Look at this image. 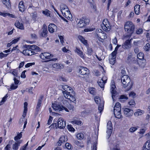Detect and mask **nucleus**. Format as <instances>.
Returning <instances> with one entry per match:
<instances>
[{"label": "nucleus", "instance_id": "obj_1", "mask_svg": "<svg viewBox=\"0 0 150 150\" xmlns=\"http://www.w3.org/2000/svg\"><path fill=\"white\" fill-rule=\"evenodd\" d=\"M121 81L125 88L127 87L128 90L130 89L132 87V84L130 82L129 77L127 75L122 76L121 78Z\"/></svg>", "mask_w": 150, "mask_h": 150}, {"label": "nucleus", "instance_id": "obj_2", "mask_svg": "<svg viewBox=\"0 0 150 150\" xmlns=\"http://www.w3.org/2000/svg\"><path fill=\"white\" fill-rule=\"evenodd\" d=\"M134 24L131 21H127L125 23V29L126 31L130 34V35H128L131 36L134 33Z\"/></svg>", "mask_w": 150, "mask_h": 150}, {"label": "nucleus", "instance_id": "obj_3", "mask_svg": "<svg viewBox=\"0 0 150 150\" xmlns=\"http://www.w3.org/2000/svg\"><path fill=\"white\" fill-rule=\"evenodd\" d=\"M78 73L82 75H87V77L86 78V80L87 81H89L90 79V71L87 68L80 67L78 69Z\"/></svg>", "mask_w": 150, "mask_h": 150}, {"label": "nucleus", "instance_id": "obj_4", "mask_svg": "<svg viewBox=\"0 0 150 150\" xmlns=\"http://www.w3.org/2000/svg\"><path fill=\"white\" fill-rule=\"evenodd\" d=\"M121 104L119 102L116 103L114 108V114L116 117L120 119L122 117L121 112Z\"/></svg>", "mask_w": 150, "mask_h": 150}, {"label": "nucleus", "instance_id": "obj_5", "mask_svg": "<svg viewBox=\"0 0 150 150\" xmlns=\"http://www.w3.org/2000/svg\"><path fill=\"white\" fill-rule=\"evenodd\" d=\"M96 34L95 35L96 38L98 40L101 41V40L104 39L107 37V35L101 29H98L96 31Z\"/></svg>", "mask_w": 150, "mask_h": 150}, {"label": "nucleus", "instance_id": "obj_6", "mask_svg": "<svg viewBox=\"0 0 150 150\" xmlns=\"http://www.w3.org/2000/svg\"><path fill=\"white\" fill-rule=\"evenodd\" d=\"M131 35H126L124 36V39L127 40L122 45V47L124 49H129L131 47L130 42L132 39H130Z\"/></svg>", "mask_w": 150, "mask_h": 150}, {"label": "nucleus", "instance_id": "obj_7", "mask_svg": "<svg viewBox=\"0 0 150 150\" xmlns=\"http://www.w3.org/2000/svg\"><path fill=\"white\" fill-rule=\"evenodd\" d=\"M101 25L102 29L105 31H109L110 30V24L107 19H104Z\"/></svg>", "mask_w": 150, "mask_h": 150}, {"label": "nucleus", "instance_id": "obj_8", "mask_svg": "<svg viewBox=\"0 0 150 150\" xmlns=\"http://www.w3.org/2000/svg\"><path fill=\"white\" fill-rule=\"evenodd\" d=\"M52 107L56 111H60L64 110L67 112H69L67 109L63 106H60L58 103H53Z\"/></svg>", "mask_w": 150, "mask_h": 150}, {"label": "nucleus", "instance_id": "obj_9", "mask_svg": "<svg viewBox=\"0 0 150 150\" xmlns=\"http://www.w3.org/2000/svg\"><path fill=\"white\" fill-rule=\"evenodd\" d=\"M116 86L114 81H112L110 84V92L112 95V98L114 101V98L117 95V93L115 91Z\"/></svg>", "mask_w": 150, "mask_h": 150}, {"label": "nucleus", "instance_id": "obj_10", "mask_svg": "<svg viewBox=\"0 0 150 150\" xmlns=\"http://www.w3.org/2000/svg\"><path fill=\"white\" fill-rule=\"evenodd\" d=\"M40 57L41 59L45 60L51 59L53 57V55L50 53L45 52L41 53Z\"/></svg>", "mask_w": 150, "mask_h": 150}, {"label": "nucleus", "instance_id": "obj_11", "mask_svg": "<svg viewBox=\"0 0 150 150\" xmlns=\"http://www.w3.org/2000/svg\"><path fill=\"white\" fill-rule=\"evenodd\" d=\"M14 81V83H12L10 85V88H7L9 91H11V90H13L16 89L18 86L19 85L20 81L14 78L13 79Z\"/></svg>", "mask_w": 150, "mask_h": 150}, {"label": "nucleus", "instance_id": "obj_12", "mask_svg": "<svg viewBox=\"0 0 150 150\" xmlns=\"http://www.w3.org/2000/svg\"><path fill=\"white\" fill-rule=\"evenodd\" d=\"M68 138L67 136L65 135H62L60 137L59 140L57 143V145L59 146H61L62 144H64L67 142Z\"/></svg>", "mask_w": 150, "mask_h": 150}, {"label": "nucleus", "instance_id": "obj_13", "mask_svg": "<svg viewBox=\"0 0 150 150\" xmlns=\"http://www.w3.org/2000/svg\"><path fill=\"white\" fill-rule=\"evenodd\" d=\"M112 131V122L111 121H108L107 124V130L106 132L108 137H109L111 135Z\"/></svg>", "mask_w": 150, "mask_h": 150}, {"label": "nucleus", "instance_id": "obj_14", "mask_svg": "<svg viewBox=\"0 0 150 150\" xmlns=\"http://www.w3.org/2000/svg\"><path fill=\"white\" fill-rule=\"evenodd\" d=\"M124 113L126 116L128 117H131L134 113L133 110L127 108H124L123 109Z\"/></svg>", "mask_w": 150, "mask_h": 150}, {"label": "nucleus", "instance_id": "obj_15", "mask_svg": "<svg viewBox=\"0 0 150 150\" xmlns=\"http://www.w3.org/2000/svg\"><path fill=\"white\" fill-rule=\"evenodd\" d=\"M58 127L60 129L64 128L66 125V121H64L62 118H59L57 120Z\"/></svg>", "mask_w": 150, "mask_h": 150}, {"label": "nucleus", "instance_id": "obj_16", "mask_svg": "<svg viewBox=\"0 0 150 150\" xmlns=\"http://www.w3.org/2000/svg\"><path fill=\"white\" fill-rule=\"evenodd\" d=\"M116 52L113 51L110 55L109 61L110 64L113 65L115 63Z\"/></svg>", "mask_w": 150, "mask_h": 150}, {"label": "nucleus", "instance_id": "obj_17", "mask_svg": "<svg viewBox=\"0 0 150 150\" xmlns=\"http://www.w3.org/2000/svg\"><path fill=\"white\" fill-rule=\"evenodd\" d=\"M107 80V77L105 76H103L102 79H99L98 83L101 88H103L104 84L106 83Z\"/></svg>", "mask_w": 150, "mask_h": 150}, {"label": "nucleus", "instance_id": "obj_18", "mask_svg": "<svg viewBox=\"0 0 150 150\" xmlns=\"http://www.w3.org/2000/svg\"><path fill=\"white\" fill-rule=\"evenodd\" d=\"M57 27L54 24H50L48 25V30L50 32L53 33L57 31Z\"/></svg>", "mask_w": 150, "mask_h": 150}, {"label": "nucleus", "instance_id": "obj_19", "mask_svg": "<svg viewBox=\"0 0 150 150\" xmlns=\"http://www.w3.org/2000/svg\"><path fill=\"white\" fill-rule=\"evenodd\" d=\"M104 102L102 101L101 102V104L99 105L98 106V110L100 112H98L97 113V114L98 115V117L97 118V120H98L100 117V115H101V112L103 111V109L104 104ZM97 119V118H96Z\"/></svg>", "mask_w": 150, "mask_h": 150}, {"label": "nucleus", "instance_id": "obj_20", "mask_svg": "<svg viewBox=\"0 0 150 150\" xmlns=\"http://www.w3.org/2000/svg\"><path fill=\"white\" fill-rule=\"evenodd\" d=\"M52 66V69L55 70H58L63 68V66L62 64L59 63L53 64Z\"/></svg>", "mask_w": 150, "mask_h": 150}, {"label": "nucleus", "instance_id": "obj_21", "mask_svg": "<svg viewBox=\"0 0 150 150\" xmlns=\"http://www.w3.org/2000/svg\"><path fill=\"white\" fill-rule=\"evenodd\" d=\"M74 51L82 59H85V55L83 54V52L79 48L76 47Z\"/></svg>", "mask_w": 150, "mask_h": 150}, {"label": "nucleus", "instance_id": "obj_22", "mask_svg": "<svg viewBox=\"0 0 150 150\" xmlns=\"http://www.w3.org/2000/svg\"><path fill=\"white\" fill-rule=\"evenodd\" d=\"M23 142L22 140H20L18 142H15L12 145V148L13 150H18L20 144Z\"/></svg>", "mask_w": 150, "mask_h": 150}, {"label": "nucleus", "instance_id": "obj_23", "mask_svg": "<svg viewBox=\"0 0 150 150\" xmlns=\"http://www.w3.org/2000/svg\"><path fill=\"white\" fill-rule=\"evenodd\" d=\"M63 16L69 20L71 21L72 20V16L69 10L67 11L64 12V13H62Z\"/></svg>", "mask_w": 150, "mask_h": 150}, {"label": "nucleus", "instance_id": "obj_24", "mask_svg": "<svg viewBox=\"0 0 150 150\" xmlns=\"http://www.w3.org/2000/svg\"><path fill=\"white\" fill-rule=\"evenodd\" d=\"M21 52L25 56L32 55L35 54L34 52L27 49L24 50Z\"/></svg>", "mask_w": 150, "mask_h": 150}, {"label": "nucleus", "instance_id": "obj_25", "mask_svg": "<svg viewBox=\"0 0 150 150\" xmlns=\"http://www.w3.org/2000/svg\"><path fill=\"white\" fill-rule=\"evenodd\" d=\"M78 39L86 47H88L87 41L82 36L79 35L78 36Z\"/></svg>", "mask_w": 150, "mask_h": 150}, {"label": "nucleus", "instance_id": "obj_26", "mask_svg": "<svg viewBox=\"0 0 150 150\" xmlns=\"http://www.w3.org/2000/svg\"><path fill=\"white\" fill-rule=\"evenodd\" d=\"M78 39L86 47H88L87 41L82 36L79 35L78 36Z\"/></svg>", "mask_w": 150, "mask_h": 150}, {"label": "nucleus", "instance_id": "obj_27", "mask_svg": "<svg viewBox=\"0 0 150 150\" xmlns=\"http://www.w3.org/2000/svg\"><path fill=\"white\" fill-rule=\"evenodd\" d=\"M18 8L19 10L21 12H24L25 10V8L24 5V3L23 1H21L19 4Z\"/></svg>", "mask_w": 150, "mask_h": 150}, {"label": "nucleus", "instance_id": "obj_28", "mask_svg": "<svg viewBox=\"0 0 150 150\" xmlns=\"http://www.w3.org/2000/svg\"><path fill=\"white\" fill-rule=\"evenodd\" d=\"M60 9L62 13H64V12L67 11L69 9L66 5L63 4L60 5Z\"/></svg>", "mask_w": 150, "mask_h": 150}, {"label": "nucleus", "instance_id": "obj_29", "mask_svg": "<svg viewBox=\"0 0 150 150\" xmlns=\"http://www.w3.org/2000/svg\"><path fill=\"white\" fill-rule=\"evenodd\" d=\"M62 88L64 90L63 91V92L64 91H66V92L69 93V92H71L72 91V88L70 87L67 85H62Z\"/></svg>", "mask_w": 150, "mask_h": 150}, {"label": "nucleus", "instance_id": "obj_30", "mask_svg": "<svg viewBox=\"0 0 150 150\" xmlns=\"http://www.w3.org/2000/svg\"><path fill=\"white\" fill-rule=\"evenodd\" d=\"M15 25L17 28L21 30L24 29V27L23 23H20L18 21H16L15 24Z\"/></svg>", "mask_w": 150, "mask_h": 150}, {"label": "nucleus", "instance_id": "obj_31", "mask_svg": "<svg viewBox=\"0 0 150 150\" xmlns=\"http://www.w3.org/2000/svg\"><path fill=\"white\" fill-rule=\"evenodd\" d=\"M85 23L84 20L81 19L78 20L77 26L79 28H82L84 27L85 25Z\"/></svg>", "mask_w": 150, "mask_h": 150}, {"label": "nucleus", "instance_id": "obj_32", "mask_svg": "<svg viewBox=\"0 0 150 150\" xmlns=\"http://www.w3.org/2000/svg\"><path fill=\"white\" fill-rule=\"evenodd\" d=\"M150 150V141H147L144 145L143 150Z\"/></svg>", "mask_w": 150, "mask_h": 150}, {"label": "nucleus", "instance_id": "obj_33", "mask_svg": "<svg viewBox=\"0 0 150 150\" xmlns=\"http://www.w3.org/2000/svg\"><path fill=\"white\" fill-rule=\"evenodd\" d=\"M144 113V110L140 109L137 110L134 113V115L136 117H138L140 115H141Z\"/></svg>", "mask_w": 150, "mask_h": 150}, {"label": "nucleus", "instance_id": "obj_34", "mask_svg": "<svg viewBox=\"0 0 150 150\" xmlns=\"http://www.w3.org/2000/svg\"><path fill=\"white\" fill-rule=\"evenodd\" d=\"M138 64L139 66L142 68H143L146 65V60L143 59L141 60H138Z\"/></svg>", "mask_w": 150, "mask_h": 150}, {"label": "nucleus", "instance_id": "obj_35", "mask_svg": "<svg viewBox=\"0 0 150 150\" xmlns=\"http://www.w3.org/2000/svg\"><path fill=\"white\" fill-rule=\"evenodd\" d=\"M22 132H21L20 133L18 132L17 135L14 137V139L16 142H18L21 140L20 139L22 137Z\"/></svg>", "mask_w": 150, "mask_h": 150}, {"label": "nucleus", "instance_id": "obj_36", "mask_svg": "<svg viewBox=\"0 0 150 150\" xmlns=\"http://www.w3.org/2000/svg\"><path fill=\"white\" fill-rule=\"evenodd\" d=\"M94 100L96 103L98 105L101 104L102 101L104 102L102 98H100L97 96H96L95 97Z\"/></svg>", "mask_w": 150, "mask_h": 150}, {"label": "nucleus", "instance_id": "obj_37", "mask_svg": "<svg viewBox=\"0 0 150 150\" xmlns=\"http://www.w3.org/2000/svg\"><path fill=\"white\" fill-rule=\"evenodd\" d=\"M18 47V45H16L15 47H13L11 50H10V48L8 50H4L3 52L5 53H9V54L11 53L13 51L17 50V49Z\"/></svg>", "mask_w": 150, "mask_h": 150}, {"label": "nucleus", "instance_id": "obj_38", "mask_svg": "<svg viewBox=\"0 0 150 150\" xmlns=\"http://www.w3.org/2000/svg\"><path fill=\"white\" fill-rule=\"evenodd\" d=\"M4 4L8 8H9L11 6V4L9 0H2Z\"/></svg>", "mask_w": 150, "mask_h": 150}, {"label": "nucleus", "instance_id": "obj_39", "mask_svg": "<svg viewBox=\"0 0 150 150\" xmlns=\"http://www.w3.org/2000/svg\"><path fill=\"white\" fill-rule=\"evenodd\" d=\"M140 7V5L138 4L134 6V12L137 15H139V14Z\"/></svg>", "mask_w": 150, "mask_h": 150}, {"label": "nucleus", "instance_id": "obj_40", "mask_svg": "<svg viewBox=\"0 0 150 150\" xmlns=\"http://www.w3.org/2000/svg\"><path fill=\"white\" fill-rule=\"evenodd\" d=\"M43 32L41 33H40V35L43 37H45L47 36V29L46 27H44L43 29Z\"/></svg>", "mask_w": 150, "mask_h": 150}, {"label": "nucleus", "instance_id": "obj_41", "mask_svg": "<svg viewBox=\"0 0 150 150\" xmlns=\"http://www.w3.org/2000/svg\"><path fill=\"white\" fill-rule=\"evenodd\" d=\"M28 46L30 49L33 50L38 51L40 50L39 48L35 45H28Z\"/></svg>", "mask_w": 150, "mask_h": 150}, {"label": "nucleus", "instance_id": "obj_42", "mask_svg": "<svg viewBox=\"0 0 150 150\" xmlns=\"http://www.w3.org/2000/svg\"><path fill=\"white\" fill-rule=\"evenodd\" d=\"M30 15L32 19L34 21L36 20L38 18L37 14L36 12L31 13Z\"/></svg>", "mask_w": 150, "mask_h": 150}, {"label": "nucleus", "instance_id": "obj_43", "mask_svg": "<svg viewBox=\"0 0 150 150\" xmlns=\"http://www.w3.org/2000/svg\"><path fill=\"white\" fill-rule=\"evenodd\" d=\"M144 54L142 52H140L137 55V57L139 59L138 60H141L144 59Z\"/></svg>", "mask_w": 150, "mask_h": 150}, {"label": "nucleus", "instance_id": "obj_44", "mask_svg": "<svg viewBox=\"0 0 150 150\" xmlns=\"http://www.w3.org/2000/svg\"><path fill=\"white\" fill-rule=\"evenodd\" d=\"M88 91L92 95H95L96 93L95 89L93 87L89 88L88 89Z\"/></svg>", "mask_w": 150, "mask_h": 150}, {"label": "nucleus", "instance_id": "obj_45", "mask_svg": "<svg viewBox=\"0 0 150 150\" xmlns=\"http://www.w3.org/2000/svg\"><path fill=\"white\" fill-rule=\"evenodd\" d=\"M70 92L69 93L64 91L63 92V94L64 97L68 99H69V98L71 97V95L70 94Z\"/></svg>", "mask_w": 150, "mask_h": 150}, {"label": "nucleus", "instance_id": "obj_46", "mask_svg": "<svg viewBox=\"0 0 150 150\" xmlns=\"http://www.w3.org/2000/svg\"><path fill=\"white\" fill-rule=\"evenodd\" d=\"M81 122H82L79 120H77L76 119H74L73 120H72L71 122V123L72 124H75L78 125L81 124Z\"/></svg>", "mask_w": 150, "mask_h": 150}, {"label": "nucleus", "instance_id": "obj_47", "mask_svg": "<svg viewBox=\"0 0 150 150\" xmlns=\"http://www.w3.org/2000/svg\"><path fill=\"white\" fill-rule=\"evenodd\" d=\"M8 13L4 11H0V16L4 17H7Z\"/></svg>", "mask_w": 150, "mask_h": 150}, {"label": "nucleus", "instance_id": "obj_48", "mask_svg": "<svg viewBox=\"0 0 150 150\" xmlns=\"http://www.w3.org/2000/svg\"><path fill=\"white\" fill-rule=\"evenodd\" d=\"M94 29L95 28H94L88 27L84 29V31L86 32H91L94 30Z\"/></svg>", "mask_w": 150, "mask_h": 150}, {"label": "nucleus", "instance_id": "obj_49", "mask_svg": "<svg viewBox=\"0 0 150 150\" xmlns=\"http://www.w3.org/2000/svg\"><path fill=\"white\" fill-rule=\"evenodd\" d=\"M50 11L47 9H46L42 11V13L47 17L50 16Z\"/></svg>", "mask_w": 150, "mask_h": 150}, {"label": "nucleus", "instance_id": "obj_50", "mask_svg": "<svg viewBox=\"0 0 150 150\" xmlns=\"http://www.w3.org/2000/svg\"><path fill=\"white\" fill-rule=\"evenodd\" d=\"M4 53L3 52H1L0 53V58L2 59V58L6 57L9 53H6L7 54H4Z\"/></svg>", "mask_w": 150, "mask_h": 150}, {"label": "nucleus", "instance_id": "obj_51", "mask_svg": "<svg viewBox=\"0 0 150 150\" xmlns=\"http://www.w3.org/2000/svg\"><path fill=\"white\" fill-rule=\"evenodd\" d=\"M118 142L116 144H115L113 145V150H120V148L118 146Z\"/></svg>", "mask_w": 150, "mask_h": 150}, {"label": "nucleus", "instance_id": "obj_52", "mask_svg": "<svg viewBox=\"0 0 150 150\" xmlns=\"http://www.w3.org/2000/svg\"><path fill=\"white\" fill-rule=\"evenodd\" d=\"M76 137L79 139H81L84 137V135L83 133H79L76 135Z\"/></svg>", "mask_w": 150, "mask_h": 150}, {"label": "nucleus", "instance_id": "obj_53", "mask_svg": "<svg viewBox=\"0 0 150 150\" xmlns=\"http://www.w3.org/2000/svg\"><path fill=\"white\" fill-rule=\"evenodd\" d=\"M67 127L68 130L70 132H74L75 131V129L71 125H68Z\"/></svg>", "mask_w": 150, "mask_h": 150}, {"label": "nucleus", "instance_id": "obj_54", "mask_svg": "<svg viewBox=\"0 0 150 150\" xmlns=\"http://www.w3.org/2000/svg\"><path fill=\"white\" fill-rule=\"evenodd\" d=\"M120 99L123 101H125L128 99V98L127 96L122 95L120 96Z\"/></svg>", "mask_w": 150, "mask_h": 150}, {"label": "nucleus", "instance_id": "obj_55", "mask_svg": "<svg viewBox=\"0 0 150 150\" xmlns=\"http://www.w3.org/2000/svg\"><path fill=\"white\" fill-rule=\"evenodd\" d=\"M7 97V94H6L3 98H2L1 101L0 102L1 104H2L5 102L6 100Z\"/></svg>", "mask_w": 150, "mask_h": 150}, {"label": "nucleus", "instance_id": "obj_56", "mask_svg": "<svg viewBox=\"0 0 150 150\" xmlns=\"http://www.w3.org/2000/svg\"><path fill=\"white\" fill-rule=\"evenodd\" d=\"M69 99L71 101L74 103H76V102L75 97L71 95V97L69 98Z\"/></svg>", "mask_w": 150, "mask_h": 150}, {"label": "nucleus", "instance_id": "obj_57", "mask_svg": "<svg viewBox=\"0 0 150 150\" xmlns=\"http://www.w3.org/2000/svg\"><path fill=\"white\" fill-rule=\"evenodd\" d=\"M20 37H18L14 38L13 40H12V42L13 44H15L17 43L19 41V40L20 39Z\"/></svg>", "mask_w": 150, "mask_h": 150}, {"label": "nucleus", "instance_id": "obj_58", "mask_svg": "<svg viewBox=\"0 0 150 150\" xmlns=\"http://www.w3.org/2000/svg\"><path fill=\"white\" fill-rule=\"evenodd\" d=\"M35 64V62H31V63H29L26 64L25 66L26 68H28L30 67V66H32L33 65H34Z\"/></svg>", "mask_w": 150, "mask_h": 150}, {"label": "nucleus", "instance_id": "obj_59", "mask_svg": "<svg viewBox=\"0 0 150 150\" xmlns=\"http://www.w3.org/2000/svg\"><path fill=\"white\" fill-rule=\"evenodd\" d=\"M150 47V45L149 44H147L144 47V49L146 51H148Z\"/></svg>", "mask_w": 150, "mask_h": 150}, {"label": "nucleus", "instance_id": "obj_60", "mask_svg": "<svg viewBox=\"0 0 150 150\" xmlns=\"http://www.w3.org/2000/svg\"><path fill=\"white\" fill-rule=\"evenodd\" d=\"M91 7L92 8L93 11H95L96 10V6L95 4H94L91 5Z\"/></svg>", "mask_w": 150, "mask_h": 150}, {"label": "nucleus", "instance_id": "obj_61", "mask_svg": "<svg viewBox=\"0 0 150 150\" xmlns=\"http://www.w3.org/2000/svg\"><path fill=\"white\" fill-rule=\"evenodd\" d=\"M129 96L132 98H134L136 96V94L134 92H131L129 94Z\"/></svg>", "mask_w": 150, "mask_h": 150}, {"label": "nucleus", "instance_id": "obj_62", "mask_svg": "<svg viewBox=\"0 0 150 150\" xmlns=\"http://www.w3.org/2000/svg\"><path fill=\"white\" fill-rule=\"evenodd\" d=\"M137 129L136 127H132L129 129V131L131 132H134L136 131Z\"/></svg>", "mask_w": 150, "mask_h": 150}, {"label": "nucleus", "instance_id": "obj_63", "mask_svg": "<svg viewBox=\"0 0 150 150\" xmlns=\"http://www.w3.org/2000/svg\"><path fill=\"white\" fill-rule=\"evenodd\" d=\"M51 128H53L57 129V128L58 126H57V125L56 123H54L52 124V125H51L50 127Z\"/></svg>", "mask_w": 150, "mask_h": 150}, {"label": "nucleus", "instance_id": "obj_64", "mask_svg": "<svg viewBox=\"0 0 150 150\" xmlns=\"http://www.w3.org/2000/svg\"><path fill=\"white\" fill-rule=\"evenodd\" d=\"M129 104L130 105L134 106L135 103V101L133 100H131L129 102Z\"/></svg>", "mask_w": 150, "mask_h": 150}]
</instances>
